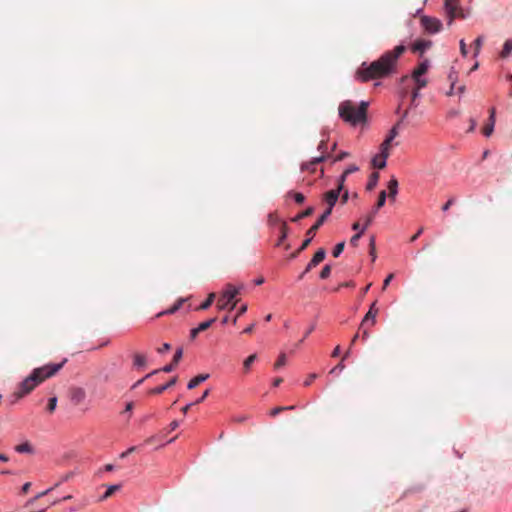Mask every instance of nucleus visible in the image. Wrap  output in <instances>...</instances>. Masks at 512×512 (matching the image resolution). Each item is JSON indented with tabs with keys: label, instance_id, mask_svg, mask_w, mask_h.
<instances>
[{
	"label": "nucleus",
	"instance_id": "864d4df0",
	"mask_svg": "<svg viewBox=\"0 0 512 512\" xmlns=\"http://www.w3.org/2000/svg\"><path fill=\"white\" fill-rule=\"evenodd\" d=\"M315 329V323L311 324V326L307 329V331L304 334V337L300 340V342H303L306 337H308Z\"/></svg>",
	"mask_w": 512,
	"mask_h": 512
},
{
	"label": "nucleus",
	"instance_id": "052dcab7",
	"mask_svg": "<svg viewBox=\"0 0 512 512\" xmlns=\"http://www.w3.org/2000/svg\"><path fill=\"white\" fill-rule=\"evenodd\" d=\"M394 275L393 274H389L385 280H384V283H383V289H386L387 286L390 284L391 280L393 279Z\"/></svg>",
	"mask_w": 512,
	"mask_h": 512
},
{
	"label": "nucleus",
	"instance_id": "423d86ee",
	"mask_svg": "<svg viewBox=\"0 0 512 512\" xmlns=\"http://www.w3.org/2000/svg\"><path fill=\"white\" fill-rule=\"evenodd\" d=\"M326 220L323 218V217H319V219L316 221V223L314 225H312L309 230L307 231L306 235H307V239H305L302 243V245L295 251L293 252L291 255H290V259H294L296 258L303 250H305L311 240L313 239V237L315 236L317 230L323 225V223L325 222Z\"/></svg>",
	"mask_w": 512,
	"mask_h": 512
},
{
	"label": "nucleus",
	"instance_id": "5fc2aeb1",
	"mask_svg": "<svg viewBox=\"0 0 512 512\" xmlns=\"http://www.w3.org/2000/svg\"><path fill=\"white\" fill-rule=\"evenodd\" d=\"M52 489H53V487L50 488V489H47L46 491H43V492L37 494L32 500L29 501V503L35 501L36 499H39V498L43 497L44 495H47Z\"/></svg>",
	"mask_w": 512,
	"mask_h": 512
},
{
	"label": "nucleus",
	"instance_id": "c756f323",
	"mask_svg": "<svg viewBox=\"0 0 512 512\" xmlns=\"http://www.w3.org/2000/svg\"><path fill=\"white\" fill-rule=\"evenodd\" d=\"M15 450L18 453H31L32 452V447H31V445L28 442H25V443H22L20 445H17L15 447Z\"/></svg>",
	"mask_w": 512,
	"mask_h": 512
},
{
	"label": "nucleus",
	"instance_id": "3c124183",
	"mask_svg": "<svg viewBox=\"0 0 512 512\" xmlns=\"http://www.w3.org/2000/svg\"><path fill=\"white\" fill-rule=\"evenodd\" d=\"M317 378V374H310L308 378L304 381L305 386L311 385V383Z\"/></svg>",
	"mask_w": 512,
	"mask_h": 512
},
{
	"label": "nucleus",
	"instance_id": "473e14b6",
	"mask_svg": "<svg viewBox=\"0 0 512 512\" xmlns=\"http://www.w3.org/2000/svg\"><path fill=\"white\" fill-rule=\"evenodd\" d=\"M215 321H216V318H211L207 321L200 323L198 325V327H196V328L198 329L199 332H203V331L207 330L208 328H210Z\"/></svg>",
	"mask_w": 512,
	"mask_h": 512
},
{
	"label": "nucleus",
	"instance_id": "9d476101",
	"mask_svg": "<svg viewBox=\"0 0 512 512\" xmlns=\"http://www.w3.org/2000/svg\"><path fill=\"white\" fill-rule=\"evenodd\" d=\"M376 301L372 303V305L370 306V309L369 311L366 313V315L364 316L362 322H361V327H364L365 325H367L368 323H370L371 326L375 325L376 323V316L379 312V309L376 307Z\"/></svg>",
	"mask_w": 512,
	"mask_h": 512
},
{
	"label": "nucleus",
	"instance_id": "2eb2a0df",
	"mask_svg": "<svg viewBox=\"0 0 512 512\" xmlns=\"http://www.w3.org/2000/svg\"><path fill=\"white\" fill-rule=\"evenodd\" d=\"M176 382H177V377H173L166 384L161 385V386H157V387L151 389L149 391V394L150 395L162 394L165 390H167L168 388L174 386L176 384Z\"/></svg>",
	"mask_w": 512,
	"mask_h": 512
},
{
	"label": "nucleus",
	"instance_id": "7ed1b4c3",
	"mask_svg": "<svg viewBox=\"0 0 512 512\" xmlns=\"http://www.w3.org/2000/svg\"><path fill=\"white\" fill-rule=\"evenodd\" d=\"M368 103L362 101L359 106H356L352 101L346 100L339 105L340 117L352 125H356L366 121Z\"/></svg>",
	"mask_w": 512,
	"mask_h": 512
},
{
	"label": "nucleus",
	"instance_id": "774afa93",
	"mask_svg": "<svg viewBox=\"0 0 512 512\" xmlns=\"http://www.w3.org/2000/svg\"><path fill=\"white\" fill-rule=\"evenodd\" d=\"M246 311H247V305L244 304V305L240 306V308L238 309V312H237V316L244 314Z\"/></svg>",
	"mask_w": 512,
	"mask_h": 512
},
{
	"label": "nucleus",
	"instance_id": "5701e85b",
	"mask_svg": "<svg viewBox=\"0 0 512 512\" xmlns=\"http://www.w3.org/2000/svg\"><path fill=\"white\" fill-rule=\"evenodd\" d=\"M378 180H379V173L373 172L369 177L368 183L366 185V189L369 191L373 190L377 186Z\"/></svg>",
	"mask_w": 512,
	"mask_h": 512
},
{
	"label": "nucleus",
	"instance_id": "338daca9",
	"mask_svg": "<svg viewBox=\"0 0 512 512\" xmlns=\"http://www.w3.org/2000/svg\"><path fill=\"white\" fill-rule=\"evenodd\" d=\"M200 332L198 331L197 328H194L190 331V338L193 340L197 337V335L199 334Z\"/></svg>",
	"mask_w": 512,
	"mask_h": 512
},
{
	"label": "nucleus",
	"instance_id": "bb28decb",
	"mask_svg": "<svg viewBox=\"0 0 512 512\" xmlns=\"http://www.w3.org/2000/svg\"><path fill=\"white\" fill-rule=\"evenodd\" d=\"M313 212H314V208L313 207H308L307 209H305L304 211H302L301 213L296 215L294 218H292V221L293 222H298V221H300L303 218L311 216L313 214Z\"/></svg>",
	"mask_w": 512,
	"mask_h": 512
},
{
	"label": "nucleus",
	"instance_id": "49530a36",
	"mask_svg": "<svg viewBox=\"0 0 512 512\" xmlns=\"http://www.w3.org/2000/svg\"><path fill=\"white\" fill-rule=\"evenodd\" d=\"M459 46H460V52L461 54L465 57L467 56L468 54V50H467V45L464 41V39H461L460 42H459Z\"/></svg>",
	"mask_w": 512,
	"mask_h": 512
},
{
	"label": "nucleus",
	"instance_id": "bf43d9fd",
	"mask_svg": "<svg viewBox=\"0 0 512 512\" xmlns=\"http://www.w3.org/2000/svg\"><path fill=\"white\" fill-rule=\"evenodd\" d=\"M423 231H424V228H423V227H421V228L417 231V233H414V235L411 237L410 242H414V241H416V240L418 239V237L423 233Z\"/></svg>",
	"mask_w": 512,
	"mask_h": 512
},
{
	"label": "nucleus",
	"instance_id": "f704fd0d",
	"mask_svg": "<svg viewBox=\"0 0 512 512\" xmlns=\"http://www.w3.org/2000/svg\"><path fill=\"white\" fill-rule=\"evenodd\" d=\"M387 194L385 190L380 191L378 201L376 203V209H380L385 205Z\"/></svg>",
	"mask_w": 512,
	"mask_h": 512
},
{
	"label": "nucleus",
	"instance_id": "4be33fe9",
	"mask_svg": "<svg viewBox=\"0 0 512 512\" xmlns=\"http://www.w3.org/2000/svg\"><path fill=\"white\" fill-rule=\"evenodd\" d=\"M431 45V42L430 41H423V40H419V41H416L414 43V45L412 46V50L414 52H424L426 49H428Z\"/></svg>",
	"mask_w": 512,
	"mask_h": 512
},
{
	"label": "nucleus",
	"instance_id": "b1692460",
	"mask_svg": "<svg viewBox=\"0 0 512 512\" xmlns=\"http://www.w3.org/2000/svg\"><path fill=\"white\" fill-rule=\"evenodd\" d=\"M512 53V39H508L505 41L503 45V49L500 53L502 58H507Z\"/></svg>",
	"mask_w": 512,
	"mask_h": 512
},
{
	"label": "nucleus",
	"instance_id": "13d9d810",
	"mask_svg": "<svg viewBox=\"0 0 512 512\" xmlns=\"http://www.w3.org/2000/svg\"><path fill=\"white\" fill-rule=\"evenodd\" d=\"M136 450V447L135 446H132L130 447L128 450L124 451L123 453H121L120 457L121 458H125L127 457L129 454H131L132 452H134Z\"/></svg>",
	"mask_w": 512,
	"mask_h": 512
},
{
	"label": "nucleus",
	"instance_id": "4468645a",
	"mask_svg": "<svg viewBox=\"0 0 512 512\" xmlns=\"http://www.w3.org/2000/svg\"><path fill=\"white\" fill-rule=\"evenodd\" d=\"M326 159V155H320L319 157L313 158L311 161L307 163H303L301 169L303 171H309L311 173L315 172L316 165L323 162Z\"/></svg>",
	"mask_w": 512,
	"mask_h": 512
},
{
	"label": "nucleus",
	"instance_id": "20e7f679",
	"mask_svg": "<svg viewBox=\"0 0 512 512\" xmlns=\"http://www.w3.org/2000/svg\"><path fill=\"white\" fill-rule=\"evenodd\" d=\"M243 288V286H235L233 284L228 283L225 286V289L223 290L220 298L217 302V307L219 310L229 309L233 310L236 306L237 300H235V297L240 293V290Z\"/></svg>",
	"mask_w": 512,
	"mask_h": 512
},
{
	"label": "nucleus",
	"instance_id": "0eeeda50",
	"mask_svg": "<svg viewBox=\"0 0 512 512\" xmlns=\"http://www.w3.org/2000/svg\"><path fill=\"white\" fill-rule=\"evenodd\" d=\"M429 68V61L424 60L421 62L412 72V79L418 85V89H422L427 85V80L423 79L422 76L425 75Z\"/></svg>",
	"mask_w": 512,
	"mask_h": 512
},
{
	"label": "nucleus",
	"instance_id": "58836bf2",
	"mask_svg": "<svg viewBox=\"0 0 512 512\" xmlns=\"http://www.w3.org/2000/svg\"><path fill=\"white\" fill-rule=\"evenodd\" d=\"M330 274H331V266L325 265L320 272V278L327 279L330 276Z\"/></svg>",
	"mask_w": 512,
	"mask_h": 512
},
{
	"label": "nucleus",
	"instance_id": "dca6fc26",
	"mask_svg": "<svg viewBox=\"0 0 512 512\" xmlns=\"http://www.w3.org/2000/svg\"><path fill=\"white\" fill-rule=\"evenodd\" d=\"M186 301L185 298H179L176 303L169 309L167 310H164V311H161L159 312L156 317L159 318V317H162L164 315H170V314H174L175 312H177L181 306L183 305V303Z\"/></svg>",
	"mask_w": 512,
	"mask_h": 512
},
{
	"label": "nucleus",
	"instance_id": "8fccbe9b",
	"mask_svg": "<svg viewBox=\"0 0 512 512\" xmlns=\"http://www.w3.org/2000/svg\"><path fill=\"white\" fill-rule=\"evenodd\" d=\"M345 369V365L343 364V360L338 363L333 369H331L330 373L333 374L335 373L336 371H343Z\"/></svg>",
	"mask_w": 512,
	"mask_h": 512
},
{
	"label": "nucleus",
	"instance_id": "69168bd1",
	"mask_svg": "<svg viewBox=\"0 0 512 512\" xmlns=\"http://www.w3.org/2000/svg\"><path fill=\"white\" fill-rule=\"evenodd\" d=\"M455 93H457V91H456V87H455V83H454V82H452V83H451L450 90L447 92V95L451 96V95H453V94H455Z\"/></svg>",
	"mask_w": 512,
	"mask_h": 512
},
{
	"label": "nucleus",
	"instance_id": "e433bc0d",
	"mask_svg": "<svg viewBox=\"0 0 512 512\" xmlns=\"http://www.w3.org/2000/svg\"><path fill=\"white\" fill-rule=\"evenodd\" d=\"M286 354L285 353H281L277 359V361L275 362L274 364V368L275 369H279L280 367L284 366L286 364Z\"/></svg>",
	"mask_w": 512,
	"mask_h": 512
},
{
	"label": "nucleus",
	"instance_id": "393cba45",
	"mask_svg": "<svg viewBox=\"0 0 512 512\" xmlns=\"http://www.w3.org/2000/svg\"><path fill=\"white\" fill-rule=\"evenodd\" d=\"M325 256H326V251L324 248H320L313 256V258L311 259L312 260V264H320L324 259H325Z\"/></svg>",
	"mask_w": 512,
	"mask_h": 512
},
{
	"label": "nucleus",
	"instance_id": "a878e982",
	"mask_svg": "<svg viewBox=\"0 0 512 512\" xmlns=\"http://www.w3.org/2000/svg\"><path fill=\"white\" fill-rule=\"evenodd\" d=\"M391 142L390 139L386 138L380 146V153L384 157H389L390 155Z\"/></svg>",
	"mask_w": 512,
	"mask_h": 512
},
{
	"label": "nucleus",
	"instance_id": "412c9836",
	"mask_svg": "<svg viewBox=\"0 0 512 512\" xmlns=\"http://www.w3.org/2000/svg\"><path fill=\"white\" fill-rule=\"evenodd\" d=\"M358 167L356 165H350L344 172L343 174L340 176V178L338 179V183L340 184L341 187H344V182L347 178L348 175H350L351 173H354L356 171H358Z\"/></svg>",
	"mask_w": 512,
	"mask_h": 512
},
{
	"label": "nucleus",
	"instance_id": "9b49d317",
	"mask_svg": "<svg viewBox=\"0 0 512 512\" xmlns=\"http://www.w3.org/2000/svg\"><path fill=\"white\" fill-rule=\"evenodd\" d=\"M69 394L71 401L75 405L81 404L86 398V391L81 387H72Z\"/></svg>",
	"mask_w": 512,
	"mask_h": 512
},
{
	"label": "nucleus",
	"instance_id": "e2e57ef3",
	"mask_svg": "<svg viewBox=\"0 0 512 512\" xmlns=\"http://www.w3.org/2000/svg\"><path fill=\"white\" fill-rule=\"evenodd\" d=\"M456 78H457V73H456L455 71H453V70H452V71L450 72L449 76H448V79L451 81V83H452V82H454V83H455Z\"/></svg>",
	"mask_w": 512,
	"mask_h": 512
},
{
	"label": "nucleus",
	"instance_id": "ea45409f",
	"mask_svg": "<svg viewBox=\"0 0 512 512\" xmlns=\"http://www.w3.org/2000/svg\"><path fill=\"white\" fill-rule=\"evenodd\" d=\"M56 405H57V398L56 397L50 398L48 401L47 410L50 413H53L56 409Z\"/></svg>",
	"mask_w": 512,
	"mask_h": 512
},
{
	"label": "nucleus",
	"instance_id": "6e6552de",
	"mask_svg": "<svg viewBox=\"0 0 512 512\" xmlns=\"http://www.w3.org/2000/svg\"><path fill=\"white\" fill-rule=\"evenodd\" d=\"M421 24L423 28L431 34L439 32L442 27V23L439 19L429 16H423L421 18Z\"/></svg>",
	"mask_w": 512,
	"mask_h": 512
},
{
	"label": "nucleus",
	"instance_id": "2f4dec72",
	"mask_svg": "<svg viewBox=\"0 0 512 512\" xmlns=\"http://www.w3.org/2000/svg\"><path fill=\"white\" fill-rule=\"evenodd\" d=\"M134 365L137 367H143L146 365V357L142 354H135L134 355Z\"/></svg>",
	"mask_w": 512,
	"mask_h": 512
},
{
	"label": "nucleus",
	"instance_id": "4d7b16f0",
	"mask_svg": "<svg viewBox=\"0 0 512 512\" xmlns=\"http://www.w3.org/2000/svg\"><path fill=\"white\" fill-rule=\"evenodd\" d=\"M171 349V346L169 343H164L163 346L161 348H158L157 351L159 353H164L166 351H169Z\"/></svg>",
	"mask_w": 512,
	"mask_h": 512
},
{
	"label": "nucleus",
	"instance_id": "680f3d73",
	"mask_svg": "<svg viewBox=\"0 0 512 512\" xmlns=\"http://www.w3.org/2000/svg\"><path fill=\"white\" fill-rule=\"evenodd\" d=\"M208 395H209V390H206V391L203 393V395H202V396H200V398H199V399H197V400H196L195 402H193V403L196 405V404H199V403L203 402V401L206 399V397H207Z\"/></svg>",
	"mask_w": 512,
	"mask_h": 512
},
{
	"label": "nucleus",
	"instance_id": "6ab92c4d",
	"mask_svg": "<svg viewBox=\"0 0 512 512\" xmlns=\"http://www.w3.org/2000/svg\"><path fill=\"white\" fill-rule=\"evenodd\" d=\"M279 232H280V235H279V239L276 243V246L282 245L283 242L285 241V239L287 238L288 226H287L286 222L279 223Z\"/></svg>",
	"mask_w": 512,
	"mask_h": 512
},
{
	"label": "nucleus",
	"instance_id": "f3484780",
	"mask_svg": "<svg viewBox=\"0 0 512 512\" xmlns=\"http://www.w3.org/2000/svg\"><path fill=\"white\" fill-rule=\"evenodd\" d=\"M388 197L390 201H395L396 195L398 193V181L396 178L392 177L388 182Z\"/></svg>",
	"mask_w": 512,
	"mask_h": 512
},
{
	"label": "nucleus",
	"instance_id": "37998d69",
	"mask_svg": "<svg viewBox=\"0 0 512 512\" xmlns=\"http://www.w3.org/2000/svg\"><path fill=\"white\" fill-rule=\"evenodd\" d=\"M327 149V141L325 139H322L318 145V151L321 152V155H325Z\"/></svg>",
	"mask_w": 512,
	"mask_h": 512
},
{
	"label": "nucleus",
	"instance_id": "de8ad7c7",
	"mask_svg": "<svg viewBox=\"0 0 512 512\" xmlns=\"http://www.w3.org/2000/svg\"><path fill=\"white\" fill-rule=\"evenodd\" d=\"M373 219H374V214L373 213H369L365 217V222H364V227H363L364 230L373 222Z\"/></svg>",
	"mask_w": 512,
	"mask_h": 512
},
{
	"label": "nucleus",
	"instance_id": "1a4fd4ad",
	"mask_svg": "<svg viewBox=\"0 0 512 512\" xmlns=\"http://www.w3.org/2000/svg\"><path fill=\"white\" fill-rule=\"evenodd\" d=\"M444 8L448 16V25H452L459 8L458 0H445Z\"/></svg>",
	"mask_w": 512,
	"mask_h": 512
},
{
	"label": "nucleus",
	"instance_id": "a18cd8bd",
	"mask_svg": "<svg viewBox=\"0 0 512 512\" xmlns=\"http://www.w3.org/2000/svg\"><path fill=\"white\" fill-rule=\"evenodd\" d=\"M288 408L286 407H282V406H279V407H275L273 408L271 411H270V416L272 417H276L278 414H280L281 412L287 410Z\"/></svg>",
	"mask_w": 512,
	"mask_h": 512
},
{
	"label": "nucleus",
	"instance_id": "4c0bfd02",
	"mask_svg": "<svg viewBox=\"0 0 512 512\" xmlns=\"http://www.w3.org/2000/svg\"><path fill=\"white\" fill-rule=\"evenodd\" d=\"M344 247H345V243H344V242H340V243H338V244L334 247V249H333V252H332L333 256H334V257H338V256L343 252Z\"/></svg>",
	"mask_w": 512,
	"mask_h": 512
},
{
	"label": "nucleus",
	"instance_id": "79ce46f5",
	"mask_svg": "<svg viewBox=\"0 0 512 512\" xmlns=\"http://www.w3.org/2000/svg\"><path fill=\"white\" fill-rule=\"evenodd\" d=\"M364 232V229H362L359 233L353 235L350 239V244L354 247H356L358 245V241L361 237V235L363 234Z\"/></svg>",
	"mask_w": 512,
	"mask_h": 512
},
{
	"label": "nucleus",
	"instance_id": "6e6d98bb",
	"mask_svg": "<svg viewBox=\"0 0 512 512\" xmlns=\"http://www.w3.org/2000/svg\"><path fill=\"white\" fill-rule=\"evenodd\" d=\"M350 154L348 152H341L340 154H338L336 156V158L334 159V161H342L344 160L346 157H348Z\"/></svg>",
	"mask_w": 512,
	"mask_h": 512
},
{
	"label": "nucleus",
	"instance_id": "c9c22d12",
	"mask_svg": "<svg viewBox=\"0 0 512 512\" xmlns=\"http://www.w3.org/2000/svg\"><path fill=\"white\" fill-rule=\"evenodd\" d=\"M369 248H370V251H369L370 255L372 256V261H375V259H376V246H375V237L374 236L370 237Z\"/></svg>",
	"mask_w": 512,
	"mask_h": 512
},
{
	"label": "nucleus",
	"instance_id": "c85d7f7f",
	"mask_svg": "<svg viewBox=\"0 0 512 512\" xmlns=\"http://www.w3.org/2000/svg\"><path fill=\"white\" fill-rule=\"evenodd\" d=\"M215 299V293H210L207 299L198 307V310H206L208 309Z\"/></svg>",
	"mask_w": 512,
	"mask_h": 512
},
{
	"label": "nucleus",
	"instance_id": "0e129e2a",
	"mask_svg": "<svg viewBox=\"0 0 512 512\" xmlns=\"http://www.w3.org/2000/svg\"><path fill=\"white\" fill-rule=\"evenodd\" d=\"M317 265L316 264H312V260H310V262L307 264L305 270H304V273H308L309 271H311L314 267H316Z\"/></svg>",
	"mask_w": 512,
	"mask_h": 512
},
{
	"label": "nucleus",
	"instance_id": "7c9ffc66",
	"mask_svg": "<svg viewBox=\"0 0 512 512\" xmlns=\"http://www.w3.org/2000/svg\"><path fill=\"white\" fill-rule=\"evenodd\" d=\"M483 41H484L483 36H479L475 39V41H474V57H477L478 54L480 53Z\"/></svg>",
	"mask_w": 512,
	"mask_h": 512
},
{
	"label": "nucleus",
	"instance_id": "603ef678",
	"mask_svg": "<svg viewBox=\"0 0 512 512\" xmlns=\"http://www.w3.org/2000/svg\"><path fill=\"white\" fill-rule=\"evenodd\" d=\"M159 371H160V370H154L153 372H151V373L147 374L144 378H142V379L138 380V381L135 383L134 387H136V386L140 385L141 383H143V381H144L146 378H149L150 376H152V375H154V374H157Z\"/></svg>",
	"mask_w": 512,
	"mask_h": 512
},
{
	"label": "nucleus",
	"instance_id": "a211bd4d",
	"mask_svg": "<svg viewBox=\"0 0 512 512\" xmlns=\"http://www.w3.org/2000/svg\"><path fill=\"white\" fill-rule=\"evenodd\" d=\"M208 378H209V374H199L198 376L194 377L193 379H191L188 382L187 388L194 389L195 387H197L199 384H201Z\"/></svg>",
	"mask_w": 512,
	"mask_h": 512
},
{
	"label": "nucleus",
	"instance_id": "c03bdc74",
	"mask_svg": "<svg viewBox=\"0 0 512 512\" xmlns=\"http://www.w3.org/2000/svg\"><path fill=\"white\" fill-rule=\"evenodd\" d=\"M398 125L399 124H396L395 126L392 127V129L390 130V132L386 138L393 141V139L398 135Z\"/></svg>",
	"mask_w": 512,
	"mask_h": 512
},
{
	"label": "nucleus",
	"instance_id": "cd10ccee",
	"mask_svg": "<svg viewBox=\"0 0 512 512\" xmlns=\"http://www.w3.org/2000/svg\"><path fill=\"white\" fill-rule=\"evenodd\" d=\"M257 359V355L256 354H252L250 356H248L244 362H243V370H244V373H248L250 368H251V365L254 363V361Z\"/></svg>",
	"mask_w": 512,
	"mask_h": 512
},
{
	"label": "nucleus",
	"instance_id": "a19ab883",
	"mask_svg": "<svg viewBox=\"0 0 512 512\" xmlns=\"http://www.w3.org/2000/svg\"><path fill=\"white\" fill-rule=\"evenodd\" d=\"M289 195H293L294 200L298 204H302L304 202V200H305L304 195L302 193H299V192H295V193L289 192Z\"/></svg>",
	"mask_w": 512,
	"mask_h": 512
},
{
	"label": "nucleus",
	"instance_id": "f03ea898",
	"mask_svg": "<svg viewBox=\"0 0 512 512\" xmlns=\"http://www.w3.org/2000/svg\"><path fill=\"white\" fill-rule=\"evenodd\" d=\"M66 362L67 359H64L61 363H50L42 367L33 369L31 374L19 383L13 395L15 396L16 399H20L30 394L38 385L43 383L46 379H49L56 375Z\"/></svg>",
	"mask_w": 512,
	"mask_h": 512
},
{
	"label": "nucleus",
	"instance_id": "09e8293b",
	"mask_svg": "<svg viewBox=\"0 0 512 512\" xmlns=\"http://www.w3.org/2000/svg\"><path fill=\"white\" fill-rule=\"evenodd\" d=\"M455 198H450L443 206L442 211L446 212L449 210V208L454 204Z\"/></svg>",
	"mask_w": 512,
	"mask_h": 512
},
{
	"label": "nucleus",
	"instance_id": "39448f33",
	"mask_svg": "<svg viewBox=\"0 0 512 512\" xmlns=\"http://www.w3.org/2000/svg\"><path fill=\"white\" fill-rule=\"evenodd\" d=\"M342 189L343 187H341L340 184L338 183V187L336 189L329 190L324 194L323 200L327 204V209L320 217H323L326 220L331 215L332 209L336 204Z\"/></svg>",
	"mask_w": 512,
	"mask_h": 512
},
{
	"label": "nucleus",
	"instance_id": "f8f14e48",
	"mask_svg": "<svg viewBox=\"0 0 512 512\" xmlns=\"http://www.w3.org/2000/svg\"><path fill=\"white\" fill-rule=\"evenodd\" d=\"M182 356H183V349L178 348L174 354L173 359L171 360V363L164 366L160 371H163L166 373L173 371L175 369V367L178 365V363L180 362V360L182 359Z\"/></svg>",
	"mask_w": 512,
	"mask_h": 512
},
{
	"label": "nucleus",
	"instance_id": "aec40b11",
	"mask_svg": "<svg viewBox=\"0 0 512 512\" xmlns=\"http://www.w3.org/2000/svg\"><path fill=\"white\" fill-rule=\"evenodd\" d=\"M387 158L388 157H384L383 155H381V153H379L378 155L374 156L373 159H372L373 167L378 168V169L385 168V166H386V159Z\"/></svg>",
	"mask_w": 512,
	"mask_h": 512
},
{
	"label": "nucleus",
	"instance_id": "ddd939ff",
	"mask_svg": "<svg viewBox=\"0 0 512 512\" xmlns=\"http://www.w3.org/2000/svg\"><path fill=\"white\" fill-rule=\"evenodd\" d=\"M495 113H496L495 108H491L488 122L485 124V126L482 129V132L486 137L491 136L494 131Z\"/></svg>",
	"mask_w": 512,
	"mask_h": 512
},
{
	"label": "nucleus",
	"instance_id": "72a5a7b5",
	"mask_svg": "<svg viewBox=\"0 0 512 512\" xmlns=\"http://www.w3.org/2000/svg\"><path fill=\"white\" fill-rule=\"evenodd\" d=\"M120 489V485H111L108 487L104 495L101 497L102 500H105L109 497H111L116 491Z\"/></svg>",
	"mask_w": 512,
	"mask_h": 512
},
{
	"label": "nucleus",
	"instance_id": "f257e3e1",
	"mask_svg": "<svg viewBox=\"0 0 512 512\" xmlns=\"http://www.w3.org/2000/svg\"><path fill=\"white\" fill-rule=\"evenodd\" d=\"M404 45H398L393 50L386 51L370 64L362 63L355 77L361 82L387 77L396 72L399 57L405 52Z\"/></svg>",
	"mask_w": 512,
	"mask_h": 512
}]
</instances>
